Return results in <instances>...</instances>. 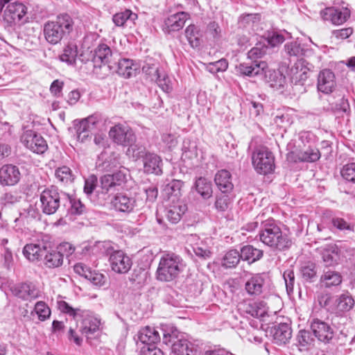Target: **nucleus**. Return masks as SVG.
<instances>
[{
	"mask_svg": "<svg viewBox=\"0 0 355 355\" xmlns=\"http://www.w3.org/2000/svg\"><path fill=\"white\" fill-rule=\"evenodd\" d=\"M258 236L262 243L273 251H286L293 243L290 236L283 232L279 223L272 218L261 222Z\"/></svg>",
	"mask_w": 355,
	"mask_h": 355,
	"instance_id": "f257e3e1",
	"label": "nucleus"
},
{
	"mask_svg": "<svg viewBox=\"0 0 355 355\" xmlns=\"http://www.w3.org/2000/svg\"><path fill=\"white\" fill-rule=\"evenodd\" d=\"M73 19L69 15L60 14L55 20L44 24L43 31L45 40L51 44H57L73 31Z\"/></svg>",
	"mask_w": 355,
	"mask_h": 355,
	"instance_id": "f03ea898",
	"label": "nucleus"
},
{
	"mask_svg": "<svg viewBox=\"0 0 355 355\" xmlns=\"http://www.w3.org/2000/svg\"><path fill=\"white\" fill-rule=\"evenodd\" d=\"M185 267L180 256L174 253L164 254L160 259L157 269V278L161 282H171L175 279Z\"/></svg>",
	"mask_w": 355,
	"mask_h": 355,
	"instance_id": "7ed1b4c3",
	"label": "nucleus"
},
{
	"mask_svg": "<svg viewBox=\"0 0 355 355\" xmlns=\"http://www.w3.org/2000/svg\"><path fill=\"white\" fill-rule=\"evenodd\" d=\"M69 195L60 191L55 187L45 189L40 194L41 208L44 214H55L62 204L65 207V200Z\"/></svg>",
	"mask_w": 355,
	"mask_h": 355,
	"instance_id": "20e7f679",
	"label": "nucleus"
},
{
	"mask_svg": "<svg viewBox=\"0 0 355 355\" xmlns=\"http://www.w3.org/2000/svg\"><path fill=\"white\" fill-rule=\"evenodd\" d=\"M252 160L254 169L259 174H268L275 168L274 155L266 146L257 148L252 153Z\"/></svg>",
	"mask_w": 355,
	"mask_h": 355,
	"instance_id": "39448f33",
	"label": "nucleus"
},
{
	"mask_svg": "<svg viewBox=\"0 0 355 355\" xmlns=\"http://www.w3.org/2000/svg\"><path fill=\"white\" fill-rule=\"evenodd\" d=\"M163 343L166 345L171 344V354L173 355H196L197 349L194 345L185 338H178L173 332L171 334L162 330Z\"/></svg>",
	"mask_w": 355,
	"mask_h": 355,
	"instance_id": "423d86ee",
	"label": "nucleus"
},
{
	"mask_svg": "<svg viewBox=\"0 0 355 355\" xmlns=\"http://www.w3.org/2000/svg\"><path fill=\"white\" fill-rule=\"evenodd\" d=\"M128 175V171L123 168L112 174L101 176L100 183L102 193H107L119 190L126 182Z\"/></svg>",
	"mask_w": 355,
	"mask_h": 355,
	"instance_id": "0eeeda50",
	"label": "nucleus"
},
{
	"mask_svg": "<svg viewBox=\"0 0 355 355\" xmlns=\"http://www.w3.org/2000/svg\"><path fill=\"white\" fill-rule=\"evenodd\" d=\"M109 136L112 141L122 146H127L136 141V135L127 124L118 123L112 127Z\"/></svg>",
	"mask_w": 355,
	"mask_h": 355,
	"instance_id": "6e6552de",
	"label": "nucleus"
},
{
	"mask_svg": "<svg viewBox=\"0 0 355 355\" xmlns=\"http://www.w3.org/2000/svg\"><path fill=\"white\" fill-rule=\"evenodd\" d=\"M13 295L25 301H31L40 296L38 288L31 282L17 283L10 287Z\"/></svg>",
	"mask_w": 355,
	"mask_h": 355,
	"instance_id": "1a4fd4ad",
	"label": "nucleus"
},
{
	"mask_svg": "<svg viewBox=\"0 0 355 355\" xmlns=\"http://www.w3.org/2000/svg\"><path fill=\"white\" fill-rule=\"evenodd\" d=\"M115 57L111 49L105 44H100L94 50L92 55L94 67L101 68L103 65H107L110 69L115 67L112 64Z\"/></svg>",
	"mask_w": 355,
	"mask_h": 355,
	"instance_id": "9d476101",
	"label": "nucleus"
},
{
	"mask_svg": "<svg viewBox=\"0 0 355 355\" xmlns=\"http://www.w3.org/2000/svg\"><path fill=\"white\" fill-rule=\"evenodd\" d=\"M310 327L314 336L319 341L324 344L332 343L334 338V331L329 324L315 318L311 322Z\"/></svg>",
	"mask_w": 355,
	"mask_h": 355,
	"instance_id": "9b49d317",
	"label": "nucleus"
},
{
	"mask_svg": "<svg viewBox=\"0 0 355 355\" xmlns=\"http://www.w3.org/2000/svg\"><path fill=\"white\" fill-rule=\"evenodd\" d=\"M27 11V8L22 3L10 2L6 7L3 20L10 26L15 25L23 20Z\"/></svg>",
	"mask_w": 355,
	"mask_h": 355,
	"instance_id": "f8f14e48",
	"label": "nucleus"
},
{
	"mask_svg": "<svg viewBox=\"0 0 355 355\" xmlns=\"http://www.w3.org/2000/svg\"><path fill=\"white\" fill-rule=\"evenodd\" d=\"M109 261L112 270L119 274L127 273L132 265L131 259L122 250L110 252Z\"/></svg>",
	"mask_w": 355,
	"mask_h": 355,
	"instance_id": "ddd939ff",
	"label": "nucleus"
},
{
	"mask_svg": "<svg viewBox=\"0 0 355 355\" xmlns=\"http://www.w3.org/2000/svg\"><path fill=\"white\" fill-rule=\"evenodd\" d=\"M111 205L115 211L124 214L133 212L137 207L136 198L124 193L114 196L111 200Z\"/></svg>",
	"mask_w": 355,
	"mask_h": 355,
	"instance_id": "4468645a",
	"label": "nucleus"
},
{
	"mask_svg": "<svg viewBox=\"0 0 355 355\" xmlns=\"http://www.w3.org/2000/svg\"><path fill=\"white\" fill-rule=\"evenodd\" d=\"M21 141L27 148L37 154H42L48 148L45 139L32 130L26 131L22 136Z\"/></svg>",
	"mask_w": 355,
	"mask_h": 355,
	"instance_id": "2eb2a0df",
	"label": "nucleus"
},
{
	"mask_svg": "<svg viewBox=\"0 0 355 355\" xmlns=\"http://www.w3.org/2000/svg\"><path fill=\"white\" fill-rule=\"evenodd\" d=\"M351 12L347 8H327L321 12L324 21H329L334 25H341L350 17Z\"/></svg>",
	"mask_w": 355,
	"mask_h": 355,
	"instance_id": "dca6fc26",
	"label": "nucleus"
},
{
	"mask_svg": "<svg viewBox=\"0 0 355 355\" xmlns=\"http://www.w3.org/2000/svg\"><path fill=\"white\" fill-rule=\"evenodd\" d=\"M73 270L76 274L84 277L95 286H101L105 284L106 277L103 274L92 270L83 263H76Z\"/></svg>",
	"mask_w": 355,
	"mask_h": 355,
	"instance_id": "f3484780",
	"label": "nucleus"
},
{
	"mask_svg": "<svg viewBox=\"0 0 355 355\" xmlns=\"http://www.w3.org/2000/svg\"><path fill=\"white\" fill-rule=\"evenodd\" d=\"M21 178L19 168L12 164H5L0 168V184L2 186H14Z\"/></svg>",
	"mask_w": 355,
	"mask_h": 355,
	"instance_id": "a211bd4d",
	"label": "nucleus"
},
{
	"mask_svg": "<svg viewBox=\"0 0 355 355\" xmlns=\"http://www.w3.org/2000/svg\"><path fill=\"white\" fill-rule=\"evenodd\" d=\"M266 275L257 273L252 275L245 284V289L251 296L260 295L266 288Z\"/></svg>",
	"mask_w": 355,
	"mask_h": 355,
	"instance_id": "6ab92c4d",
	"label": "nucleus"
},
{
	"mask_svg": "<svg viewBox=\"0 0 355 355\" xmlns=\"http://www.w3.org/2000/svg\"><path fill=\"white\" fill-rule=\"evenodd\" d=\"M321 155L318 149L309 148L305 150L291 151L288 153L287 159L293 162H315Z\"/></svg>",
	"mask_w": 355,
	"mask_h": 355,
	"instance_id": "aec40b11",
	"label": "nucleus"
},
{
	"mask_svg": "<svg viewBox=\"0 0 355 355\" xmlns=\"http://www.w3.org/2000/svg\"><path fill=\"white\" fill-rule=\"evenodd\" d=\"M267 68V63L263 61H252L250 62H243L237 67V71L243 76L254 77L259 75H263Z\"/></svg>",
	"mask_w": 355,
	"mask_h": 355,
	"instance_id": "412c9836",
	"label": "nucleus"
},
{
	"mask_svg": "<svg viewBox=\"0 0 355 355\" xmlns=\"http://www.w3.org/2000/svg\"><path fill=\"white\" fill-rule=\"evenodd\" d=\"M336 85L335 75L330 69L322 70L318 76L317 87L318 91L324 94L331 93Z\"/></svg>",
	"mask_w": 355,
	"mask_h": 355,
	"instance_id": "4be33fe9",
	"label": "nucleus"
},
{
	"mask_svg": "<svg viewBox=\"0 0 355 355\" xmlns=\"http://www.w3.org/2000/svg\"><path fill=\"white\" fill-rule=\"evenodd\" d=\"M98 119L94 116H90L74 124L78 139L83 142L89 135V133L94 129Z\"/></svg>",
	"mask_w": 355,
	"mask_h": 355,
	"instance_id": "5701e85b",
	"label": "nucleus"
},
{
	"mask_svg": "<svg viewBox=\"0 0 355 355\" xmlns=\"http://www.w3.org/2000/svg\"><path fill=\"white\" fill-rule=\"evenodd\" d=\"M112 64L115 67L112 70L125 78L134 76L137 73V69L132 60L127 58L116 59L115 58Z\"/></svg>",
	"mask_w": 355,
	"mask_h": 355,
	"instance_id": "b1692460",
	"label": "nucleus"
},
{
	"mask_svg": "<svg viewBox=\"0 0 355 355\" xmlns=\"http://www.w3.org/2000/svg\"><path fill=\"white\" fill-rule=\"evenodd\" d=\"M144 171L148 174L160 175L162 174V160L159 156L153 153L147 154L143 160Z\"/></svg>",
	"mask_w": 355,
	"mask_h": 355,
	"instance_id": "393cba45",
	"label": "nucleus"
},
{
	"mask_svg": "<svg viewBox=\"0 0 355 355\" xmlns=\"http://www.w3.org/2000/svg\"><path fill=\"white\" fill-rule=\"evenodd\" d=\"M44 265L48 268H56L63 264L64 258L56 248L48 243L46 252L42 259Z\"/></svg>",
	"mask_w": 355,
	"mask_h": 355,
	"instance_id": "a878e982",
	"label": "nucleus"
},
{
	"mask_svg": "<svg viewBox=\"0 0 355 355\" xmlns=\"http://www.w3.org/2000/svg\"><path fill=\"white\" fill-rule=\"evenodd\" d=\"M263 75L265 81L275 90L283 89L286 84L285 76L279 70L270 69L267 67Z\"/></svg>",
	"mask_w": 355,
	"mask_h": 355,
	"instance_id": "bb28decb",
	"label": "nucleus"
},
{
	"mask_svg": "<svg viewBox=\"0 0 355 355\" xmlns=\"http://www.w3.org/2000/svg\"><path fill=\"white\" fill-rule=\"evenodd\" d=\"M101 320L98 318L85 313L80 322V331L87 338L99 330Z\"/></svg>",
	"mask_w": 355,
	"mask_h": 355,
	"instance_id": "cd10ccee",
	"label": "nucleus"
},
{
	"mask_svg": "<svg viewBox=\"0 0 355 355\" xmlns=\"http://www.w3.org/2000/svg\"><path fill=\"white\" fill-rule=\"evenodd\" d=\"M189 15L184 12H180L169 16L164 22V30L170 33L178 31L183 28Z\"/></svg>",
	"mask_w": 355,
	"mask_h": 355,
	"instance_id": "c85d7f7f",
	"label": "nucleus"
},
{
	"mask_svg": "<svg viewBox=\"0 0 355 355\" xmlns=\"http://www.w3.org/2000/svg\"><path fill=\"white\" fill-rule=\"evenodd\" d=\"M48 243L43 241L38 243H30L24 246L23 253L31 261L42 260Z\"/></svg>",
	"mask_w": 355,
	"mask_h": 355,
	"instance_id": "c756f323",
	"label": "nucleus"
},
{
	"mask_svg": "<svg viewBox=\"0 0 355 355\" xmlns=\"http://www.w3.org/2000/svg\"><path fill=\"white\" fill-rule=\"evenodd\" d=\"M187 209V205L180 200H172V204L166 209V217L173 224L178 223Z\"/></svg>",
	"mask_w": 355,
	"mask_h": 355,
	"instance_id": "7c9ffc66",
	"label": "nucleus"
},
{
	"mask_svg": "<svg viewBox=\"0 0 355 355\" xmlns=\"http://www.w3.org/2000/svg\"><path fill=\"white\" fill-rule=\"evenodd\" d=\"M313 68V64L304 59L297 60L291 68L292 78L296 82L302 83L308 78V73Z\"/></svg>",
	"mask_w": 355,
	"mask_h": 355,
	"instance_id": "2f4dec72",
	"label": "nucleus"
},
{
	"mask_svg": "<svg viewBox=\"0 0 355 355\" xmlns=\"http://www.w3.org/2000/svg\"><path fill=\"white\" fill-rule=\"evenodd\" d=\"M273 340L277 345L286 344L291 338L292 330L286 323H280L271 328Z\"/></svg>",
	"mask_w": 355,
	"mask_h": 355,
	"instance_id": "473e14b6",
	"label": "nucleus"
},
{
	"mask_svg": "<svg viewBox=\"0 0 355 355\" xmlns=\"http://www.w3.org/2000/svg\"><path fill=\"white\" fill-rule=\"evenodd\" d=\"M191 243L192 250L195 254L200 259H207L211 258L212 252L209 246L196 234H191L188 239Z\"/></svg>",
	"mask_w": 355,
	"mask_h": 355,
	"instance_id": "72a5a7b5",
	"label": "nucleus"
},
{
	"mask_svg": "<svg viewBox=\"0 0 355 355\" xmlns=\"http://www.w3.org/2000/svg\"><path fill=\"white\" fill-rule=\"evenodd\" d=\"M214 182L218 189L223 193H228L232 191L234 185L232 182V175L230 173L223 169L218 171L215 175Z\"/></svg>",
	"mask_w": 355,
	"mask_h": 355,
	"instance_id": "f704fd0d",
	"label": "nucleus"
},
{
	"mask_svg": "<svg viewBox=\"0 0 355 355\" xmlns=\"http://www.w3.org/2000/svg\"><path fill=\"white\" fill-rule=\"evenodd\" d=\"M321 256L326 266L337 264L340 257L338 248L335 244L327 245L322 248Z\"/></svg>",
	"mask_w": 355,
	"mask_h": 355,
	"instance_id": "c9c22d12",
	"label": "nucleus"
},
{
	"mask_svg": "<svg viewBox=\"0 0 355 355\" xmlns=\"http://www.w3.org/2000/svg\"><path fill=\"white\" fill-rule=\"evenodd\" d=\"M138 340L145 346L154 345L160 340V335L155 328L146 327L139 331Z\"/></svg>",
	"mask_w": 355,
	"mask_h": 355,
	"instance_id": "e433bc0d",
	"label": "nucleus"
},
{
	"mask_svg": "<svg viewBox=\"0 0 355 355\" xmlns=\"http://www.w3.org/2000/svg\"><path fill=\"white\" fill-rule=\"evenodd\" d=\"M240 252L241 259L248 261L249 263L259 261L263 256V251L262 250L256 248L251 245L243 246L241 248Z\"/></svg>",
	"mask_w": 355,
	"mask_h": 355,
	"instance_id": "4c0bfd02",
	"label": "nucleus"
},
{
	"mask_svg": "<svg viewBox=\"0 0 355 355\" xmlns=\"http://www.w3.org/2000/svg\"><path fill=\"white\" fill-rule=\"evenodd\" d=\"M78 53L77 44L75 42H69L64 47L62 53L59 55V59L68 65H73L76 62Z\"/></svg>",
	"mask_w": 355,
	"mask_h": 355,
	"instance_id": "58836bf2",
	"label": "nucleus"
},
{
	"mask_svg": "<svg viewBox=\"0 0 355 355\" xmlns=\"http://www.w3.org/2000/svg\"><path fill=\"white\" fill-rule=\"evenodd\" d=\"M320 284L325 288H331L338 286L342 282V277L338 272L328 270L324 271V274L320 277Z\"/></svg>",
	"mask_w": 355,
	"mask_h": 355,
	"instance_id": "ea45409f",
	"label": "nucleus"
},
{
	"mask_svg": "<svg viewBox=\"0 0 355 355\" xmlns=\"http://www.w3.org/2000/svg\"><path fill=\"white\" fill-rule=\"evenodd\" d=\"M137 19V15L130 10L117 12L112 17L113 22L117 26H124L128 24H134Z\"/></svg>",
	"mask_w": 355,
	"mask_h": 355,
	"instance_id": "a19ab883",
	"label": "nucleus"
},
{
	"mask_svg": "<svg viewBox=\"0 0 355 355\" xmlns=\"http://www.w3.org/2000/svg\"><path fill=\"white\" fill-rule=\"evenodd\" d=\"M183 184L184 182L178 180H173L167 184L164 188V192L168 199L175 200V202L179 200V198L182 195L181 191Z\"/></svg>",
	"mask_w": 355,
	"mask_h": 355,
	"instance_id": "79ce46f5",
	"label": "nucleus"
},
{
	"mask_svg": "<svg viewBox=\"0 0 355 355\" xmlns=\"http://www.w3.org/2000/svg\"><path fill=\"white\" fill-rule=\"evenodd\" d=\"M196 191L204 198L208 199L212 195V187L211 182L205 178H199L195 183Z\"/></svg>",
	"mask_w": 355,
	"mask_h": 355,
	"instance_id": "37998d69",
	"label": "nucleus"
},
{
	"mask_svg": "<svg viewBox=\"0 0 355 355\" xmlns=\"http://www.w3.org/2000/svg\"><path fill=\"white\" fill-rule=\"evenodd\" d=\"M185 35L193 48L200 46L202 34L197 26L193 24L188 26L185 30Z\"/></svg>",
	"mask_w": 355,
	"mask_h": 355,
	"instance_id": "c03bdc74",
	"label": "nucleus"
},
{
	"mask_svg": "<svg viewBox=\"0 0 355 355\" xmlns=\"http://www.w3.org/2000/svg\"><path fill=\"white\" fill-rule=\"evenodd\" d=\"M241 259L240 251L237 250H230L227 251L223 259L222 265L226 268H232L236 267Z\"/></svg>",
	"mask_w": 355,
	"mask_h": 355,
	"instance_id": "a18cd8bd",
	"label": "nucleus"
},
{
	"mask_svg": "<svg viewBox=\"0 0 355 355\" xmlns=\"http://www.w3.org/2000/svg\"><path fill=\"white\" fill-rule=\"evenodd\" d=\"M338 310L340 311H348L352 309L354 305V300L349 293H343L338 296L336 300Z\"/></svg>",
	"mask_w": 355,
	"mask_h": 355,
	"instance_id": "49530a36",
	"label": "nucleus"
},
{
	"mask_svg": "<svg viewBox=\"0 0 355 355\" xmlns=\"http://www.w3.org/2000/svg\"><path fill=\"white\" fill-rule=\"evenodd\" d=\"M284 50L286 54L290 57H300L304 55L306 51L304 45L296 41L286 43L284 45Z\"/></svg>",
	"mask_w": 355,
	"mask_h": 355,
	"instance_id": "de8ad7c7",
	"label": "nucleus"
},
{
	"mask_svg": "<svg viewBox=\"0 0 355 355\" xmlns=\"http://www.w3.org/2000/svg\"><path fill=\"white\" fill-rule=\"evenodd\" d=\"M55 175L56 178L64 184L73 182L74 175L71 170L67 166H62L55 170Z\"/></svg>",
	"mask_w": 355,
	"mask_h": 355,
	"instance_id": "09e8293b",
	"label": "nucleus"
},
{
	"mask_svg": "<svg viewBox=\"0 0 355 355\" xmlns=\"http://www.w3.org/2000/svg\"><path fill=\"white\" fill-rule=\"evenodd\" d=\"M127 146H128L126 152L127 155L135 159L142 158L144 160L146 155L149 153L144 146L137 144L135 142Z\"/></svg>",
	"mask_w": 355,
	"mask_h": 355,
	"instance_id": "8fccbe9b",
	"label": "nucleus"
},
{
	"mask_svg": "<svg viewBox=\"0 0 355 355\" xmlns=\"http://www.w3.org/2000/svg\"><path fill=\"white\" fill-rule=\"evenodd\" d=\"M69 203L70 207L69 209V211L71 214L73 215H82L86 212V207L85 205L80 200V199H77L76 198H71L69 196V199L65 200V205Z\"/></svg>",
	"mask_w": 355,
	"mask_h": 355,
	"instance_id": "3c124183",
	"label": "nucleus"
},
{
	"mask_svg": "<svg viewBox=\"0 0 355 355\" xmlns=\"http://www.w3.org/2000/svg\"><path fill=\"white\" fill-rule=\"evenodd\" d=\"M297 340L301 347H309L313 346L315 343V338L312 333L308 330H300L297 336Z\"/></svg>",
	"mask_w": 355,
	"mask_h": 355,
	"instance_id": "603ef678",
	"label": "nucleus"
},
{
	"mask_svg": "<svg viewBox=\"0 0 355 355\" xmlns=\"http://www.w3.org/2000/svg\"><path fill=\"white\" fill-rule=\"evenodd\" d=\"M34 312L37 315L40 321H44L51 315V309L43 301L36 302L34 308Z\"/></svg>",
	"mask_w": 355,
	"mask_h": 355,
	"instance_id": "864d4df0",
	"label": "nucleus"
},
{
	"mask_svg": "<svg viewBox=\"0 0 355 355\" xmlns=\"http://www.w3.org/2000/svg\"><path fill=\"white\" fill-rule=\"evenodd\" d=\"M340 175L346 181L355 184V162L344 165L340 170Z\"/></svg>",
	"mask_w": 355,
	"mask_h": 355,
	"instance_id": "5fc2aeb1",
	"label": "nucleus"
},
{
	"mask_svg": "<svg viewBox=\"0 0 355 355\" xmlns=\"http://www.w3.org/2000/svg\"><path fill=\"white\" fill-rule=\"evenodd\" d=\"M155 80L159 87L165 92H170L172 89L169 85L168 78L165 74H162L159 70L155 69V78L153 79Z\"/></svg>",
	"mask_w": 355,
	"mask_h": 355,
	"instance_id": "6e6d98bb",
	"label": "nucleus"
},
{
	"mask_svg": "<svg viewBox=\"0 0 355 355\" xmlns=\"http://www.w3.org/2000/svg\"><path fill=\"white\" fill-rule=\"evenodd\" d=\"M265 37L267 40L268 44L272 47L283 43L285 40L282 34L273 30L267 31Z\"/></svg>",
	"mask_w": 355,
	"mask_h": 355,
	"instance_id": "4d7b16f0",
	"label": "nucleus"
},
{
	"mask_svg": "<svg viewBox=\"0 0 355 355\" xmlns=\"http://www.w3.org/2000/svg\"><path fill=\"white\" fill-rule=\"evenodd\" d=\"M268 47L263 44H257L252 48L248 53V58L250 60L261 58L267 53Z\"/></svg>",
	"mask_w": 355,
	"mask_h": 355,
	"instance_id": "13d9d810",
	"label": "nucleus"
},
{
	"mask_svg": "<svg viewBox=\"0 0 355 355\" xmlns=\"http://www.w3.org/2000/svg\"><path fill=\"white\" fill-rule=\"evenodd\" d=\"M228 67V62L225 59H220L216 62H211L207 66V70L211 73L225 71Z\"/></svg>",
	"mask_w": 355,
	"mask_h": 355,
	"instance_id": "bf43d9fd",
	"label": "nucleus"
},
{
	"mask_svg": "<svg viewBox=\"0 0 355 355\" xmlns=\"http://www.w3.org/2000/svg\"><path fill=\"white\" fill-rule=\"evenodd\" d=\"M248 312L253 317L259 318L263 316L267 311L263 302H254L250 306Z\"/></svg>",
	"mask_w": 355,
	"mask_h": 355,
	"instance_id": "052dcab7",
	"label": "nucleus"
},
{
	"mask_svg": "<svg viewBox=\"0 0 355 355\" xmlns=\"http://www.w3.org/2000/svg\"><path fill=\"white\" fill-rule=\"evenodd\" d=\"M283 277L285 282L287 293H293L295 284V275L293 269H287L284 272Z\"/></svg>",
	"mask_w": 355,
	"mask_h": 355,
	"instance_id": "680f3d73",
	"label": "nucleus"
},
{
	"mask_svg": "<svg viewBox=\"0 0 355 355\" xmlns=\"http://www.w3.org/2000/svg\"><path fill=\"white\" fill-rule=\"evenodd\" d=\"M119 164L117 156L113 154L109 157V159H105L102 164H98V168H101L102 170L110 171L116 167Z\"/></svg>",
	"mask_w": 355,
	"mask_h": 355,
	"instance_id": "e2e57ef3",
	"label": "nucleus"
},
{
	"mask_svg": "<svg viewBox=\"0 0 355 355\" xmlns=\"http://www.w3.org/2000/svg\"><path fill=\"white\" fill-rule=\"evenodd\" d=\"M302 277L305 280L312 282L317 273L315 265L311 264L303 267L302 269Z\"/></svg>",
	"mask_w": 355,
	"mask_h": 355,
	"instance_id": "0e129e2a",
	"label": "nucleus"
},
{
	"mask_svg": "<svg viewBox=\"0 0 355 355\" xmlns=\"http://www.w3.org/2000/svg\"><path fill=\"white\" fill-rule=\"evenodd\" d=\"M56 248L58 251H60V254L63 258L64 256L69 257L75 251V248L73 245L67 242L60 243Z\"/></svg>",
	"mask_w": 355,
	"mask_h": 355,
	"instance_id": "69168bd1",
	"label": "nucleus"
},
{
	"mask_svg": "<svg viewBox=\"0 0 355 355\" xmlns=\"http://www.w3.org/2000/svg\"><path fill=\"white\" fill-rule=\"evenodd\" d=\"M353 33V28L351 27L335 30L332 32L333 35L338 40H345Z\"/></svg>",
	"mask_w": 355,
	"mask_h": 355,
	"instance_id": "338daca9",
	"label": "nucleus"
},
{
	"mask_svg": "<svg viewBox=\"0 0 355 355\" xmlns=\"http://www.w3.org/2000/svg\"><path fill=\"white\" fill-rule=\"evenodd\" d=\"M142 355H164L163 352L154 345L144 346L141 349Z\"/></svg>",
	"mask_w": 355,
	"mask_h": 355,
	"instance_id": "774afa93",
	"label": "nucleus"
}]
</instances>
